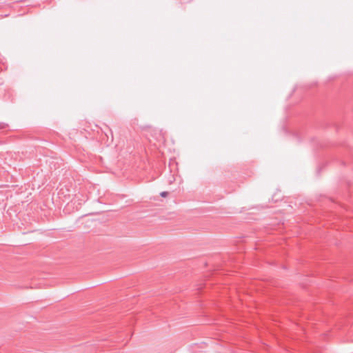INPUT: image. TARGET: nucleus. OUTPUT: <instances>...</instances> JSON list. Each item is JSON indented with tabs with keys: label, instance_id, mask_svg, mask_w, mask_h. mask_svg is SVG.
Here are the masks:
<instances>
[{
	"label": "nucleus",
	"instance_id": "nucleus-1",
	"mask_svg": "<svg viewBox=\"0 0 353 353\" xmlns=\"http://www.w3.org/2000/svg\"><path fill=\"white\" fill-rule=\"evenodd\" d=\"M7 127V124L5 123H0V130L4 129Z\"/></svg>",
	"mask_w": 353,
	"mask_h": 353
},
{
	"label": "nucleus",
	"instance_id": "nucleus-2",
	"mask_svg": "<svg viewBox=\"0 0 353 353\" xmlns=\"http://www.w3.org/2000/svg\"><path fill=\"white\" fill-rule=\"evenodd\" d=\"M160 194L161 196L165 197L168 194V192H161Z\"/></svg>",
	"mask_w": 353,
	"mask_h": 353
}]
</instances>
